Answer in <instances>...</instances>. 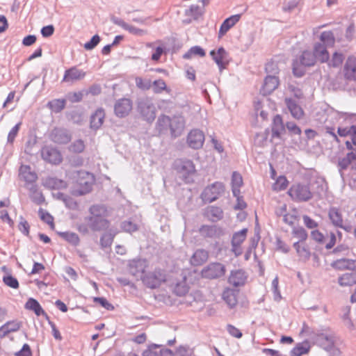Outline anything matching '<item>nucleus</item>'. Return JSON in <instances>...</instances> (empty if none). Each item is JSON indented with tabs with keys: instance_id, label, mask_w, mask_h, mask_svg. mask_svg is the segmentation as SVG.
Listing matches in <instances>:
<instances>
[{
	"instance_id": "obj_1",
	"label": "nucleus",
	"mask_w": 356,
	"mask_h": 356,
	"mask_svg": "<svg viewBox=\"0 0 356 356\" xmlns=\"http://www.w3.org/2000/svg\"><path fill=\"white\" fill-rule=\"evenodd\" d=\"M90 216L85 218L88 227L92 231H102L106 229L110 225L107 219L109 212L104 205L95 204L89 208Z\"/></svg>"
},
{
	"instance_id": "obj_2",
	"label": "nucleus",
	"mask_w": 356,
	"mask_h": 356,
	"mask_svg": "<svg viewBox=\"0 0 356 356\" xmlns=\"http://www.w3.org/2000/svg\"><path fill=\"white\" fill-rule=\"evenodd\" d=\"M316 60L313 51L305 50L301 55L293 62V73L297 77H301L305 74V67L314 66Z\"/></svg>"
},
{
	"instance_id": "obj_3",
	"label": "nucleus",
	"mask_w": 356,
	"mask_h": 356,
	"mask_svg": "<svg viewBox=\"0 0 356 356\" xmlns=\"http://www.w3.org/2000/svg\"><path fill=\"white\" fill-rule=\"evenodd\" d=\"M317 346L329 353V356H340L339 346L341 341L336 335H316Z\"/></svg>"
},
{
	"instance_id": "obj_4",
	"label": "nucleus",
	"mask_w": 356,
	"mask_h": 356,
	"mask_svg": "<svg viewBox=\"0 0 356 356\" xmlns=\"http://www.w3.org/2000/svg\"><path fill=\"white\" fill-rule=\"evenodd\" d=\"M143 283L149 289H154L159 288L166 281L165 271L160 268H155L154 270L146 272L141 277Z\"/></svg>"
},
{
	"instance_id": "obj_5",
	"label": "nucleus",
	"mask_w": 356,
	"mask_h": 356,
	"mask_svg": "<svg viewBox=\"0 0 356 356\" xmlns=\"http://www.w3.org/2000/svg\"><path fill=\"white\" fill-rule=\"evenodd\" d=\"M78 188L73 189L72 193L75 195H83L89 193L92 189V179L91 175L83 171L74 172Z\"/></svg>"
},
{
	"instance_id": "obj_6",
	"label": "nucleus",
	"mask_w": 356,
	"mask_h": 356,
	"mask_svg": "<svg viewBox=\"0 0 356 356\" xmlns=\"http://www.w3.org/2000/svg\"><path fill=\"white\" fill-rule=\"evenodd\" d=\"M288 194L296 202H307L313 197V193L307 184H293Z\"/></svg>"
},
{
	"instance_id": "obj_7",
	"label": "nucleus",
	"mask_w": 356,
	"mask_h": 356,
	"mask_svg": "<svg viewBox=\"0 0 356 356\" xmlns=\"http://www.w3.org/2000/svg\"><path fill=\"white\" fill-rule=\"evenodd\" d=\"M138 111L143 119L148 122L154 120L156 109L152 99L149 97L141 98L138 102Z\"/></svg>"
},
{
	"instance_id": "obj_8",
	"label": "nucleus",
	"mask_w": 356,
	"mask_h": 356,
	"mask_svg": "<svg viewBox=\"0 0 356 356\" xmlns=\"http://www.w3.org/2000/svg\"><path fill=\"white\" fill-rule=\"evenodd\" d=\"M175 169L180 174L184 179L195 172L193 162L186 159H177L174 163Z\"/></svg>"
},
{
	"instance_id": "obj_9",
	"label": "nucleus",
	"mask_w": 356,
	"mask_h": 356,
	"mask_svg": "<svg viewBox=\"0 0 356 356\" xmlns=\"http://www.w3.org/2000/svg\"><path fill=\"white\" fill-rule=\"evenodd\" d=\"M222 192V184L216 182L204 188L201 194V198L204 202H211L218 199Z\"/></svg>"
},
{
	"instance_id": "obj_10",
	"label": "nucleus",
	"mask_w": 356,
	"mask_h": 356,
	"mask_svg": "<svg viewBox=\"0 0 356 356\" xmlns=\"http://www.w3.org/2000/svg\"><path fill=\"white\" fill-rule=\"evenodd\" d=\"M114 113L118 118H125L131 113L133 107L132 101L129 98L118 99L114 104Z\"/></svg>"
},
{
	"instance_id": "obj_11",
	"label": "nucleus",
	"mask_w": 356,
	"mask_h": 356,
	"mask_svg": "<svg viewBox=\"0 0 356 356\" xmlns=\"http://www.w3.org/2000/svg\"><path fill=\"white\" fill-rule=\"evenodd\" d=\"M148 266L147 261L142 259H134L129 263L128 268L131 275L136 278L143 277L145 270Z\"/></svg>"
},
{
	"instance_id": "obj_12",
	"label": "nucleus",
	"mask_w": 356,
	"mask_h": 356,
	"mask_svg": "<svg viewBox=\"0 0 356 356\" xmlns=\"http://www.w3.org/2000/svg\"><path fill=\"white\" fill-rule=\"evenodd\" d=\"M204 139V134L202 131L193 129L188 134L187 144L191 148L197 149L202 147Z\"/></svg>"
},
{
	"instance_id": "obj_13",
	"label": "nucleus",
	"mask_w": 356,
	"mask_h": 356,
	"mask_svg": "<svg viewBox=\"0 0 356 356\" xmlns=\"http://www.w3.org/2000/svg\"><path fill=\"white\" fill-rule=\"evenodd\" d=\"M248 229L244 228L239 232H235L232 238V252L236 257H238L242 254V248L241 245L245 240Z\"/></svg>"
},
{
	"instance_id": "obj_14",
	"label": "nucleus",
	"mask_w": 356,
	"mask_h": 356,
	"mask_svg": "<svg viewBox=\"0 0 356 356\" xmlns=\"http://www.w3.org/2000/svg\"><path fill=\"white\" fill-rule=\"evenodd\" d=\"M41 156L44 161L53 164H58L62 161L60 152L53 147H43L41 150Z\"/></svg>"
},
{
	"instance_id": "obj_15",
	"label": "nucleus",
	"mask_w": 356,
	"mask_h": 356,
	"mask_svg": "<svg viewBox=\"0 0 356 356\" xmlns=\"http://www.w3.org/2000/svg\"><path fill=\"white\" fill-rule=\"evenodd\" d=\"M355 161L356 156L354 152H349L346 156L339 159L338 168L342 179H343V170H346L348 166L351 165L352 169L356 170Z\"/></svg>"
},
{
	"instance_id": "obj_16",
	"label": "nucleus",
	"mask_w": 356,
	"mask_h": 356,
	"mask_svg": "<svg viewBox=\"0 0 356 356\" xmlns=\"http://www.w3.org/2000/svg\"><path fill=\"white\" fill-rule=\"evenodd\" d=\"M51 140L58 144H66L71 140L68 131L62 128H54L49 134Z\"/></svg>"
},
{
	"instance_id": "obj_17",
	"label": "nucleus",
	"mask_w": 356,
	"mask_h": 356,
	"mask_svg": "<svg viewBox=\"0 0 356 356\" xmlns=\"http://www.w3.org/2000/svg\"><path fill=\"white\" fill-rule=\"evenodd\" d=\"M343 73L348 81H356V57L349 56L344 65Z\"/></svg>"
},
{
	"instance_id": "obj_18",
	"label": "nucleus",
	"mask_w": 356,
	"mask_h": 356,
	"mask_svg": "<svg viewBox=\"0 0 356 356\" xmlns=\"http://www.w3.org/2000/svg\"><path fill=\"white\" fill-rule=\"evenodd\" d=\"M202 277L215 279L222 273V265L220 263H211L202 270Z\"/></svg>"
},
{
	"instance_id": "obj_19",
	"label": "nucleus",
	"mask_w": 356,
	"mask_h": 356,
	"mask_svg": "<svg viewBox=\"0 0 356 356\" xmlns=\"http://www.w3.org/2000/svg\"><path fill=\"white\" fill-rule=\"evenodd\" d=\"M248 279V275L244 270H232L228 278V282L234 286H243Z\"/></svg>"
},
{
	"instance_id": "obj_20",
	"label": "nucleus",
	"mask_w": 356,
	"mask_h": 356,
	"mask_svg": "<svg viewBox=\"0 0 356 356\" xmlns=\"http://www.w3.org/2000/svg\"><path fill=\"white\" fill-rule=\"evenodd\" d=\"M185 127V120L184 117L178 115L170 118V130L172 137L179 136Z\"/></svg>"
},
{
	"instance_id": "obj_21",
	"label": "nucleus",
	"mask_w": 356,
	"mask_h": 356,
	"mask_svg": "<svg viewBox=\"0 0 356 356\" xmlns=\"http://www.w3.org/2000/svg\"><path fill=\"white\" fill-rule=\"evenodd\" d=\"M86 76V72L76 67H72L65 72L63 78V82L73 83L83 79Z\"/></svg>"
},
{
	"instance_id": "obj_22",
	"label": "nucleus",
	"mask_w": 356,
	"mask_h": 356,
	"mask_svg": "<svg viewBox=\"0 0 356 356\" xmlns=\"http://www.w3.org/2000/svg\"><path fill=\"white\" fill-rule=\"evenodd\" d=\"M278 86V78L276 76L268 75L264 79V83L261 88L260 92L263 95H268L273 92Z\"/></svg>"
},
{
	"instance_id": "obj_23",
	"label": "nucleus",
	"mask_w": 356,
	"mask_h": 356,
	"mask_svg": "<svg viewBox=\"0 0 356 356\" xmlns=\"http://www.w3.org/2000/svg\"><path fill=\"white\" fill-rule=\"evenodd\" d=\"M327 47L321 42L314 44L313 54L315 55L316 61H319L321 63L328 61L329 53L327 50Z\"/></svg>"
},
{
	"instance_id": "obj_24",
	"label": "nucleus",
	"mask_w": 356,
	"mask_h": 356,
	"mask_svg": "<svg viewBox=\"0 0 356 356\" xmlns=\"http://www.w3.org/2000/svg\"><path fill=\"white\" fill-rule=\"evenodd\" d=\"M285 104L290 111L291 115L296 119H300L304 115V111L301 106L298 105L295 99L286 98Z\"/></svg>"
},
{
	"instance_id": "obj_25",
	"label": "nucleus",
	"mask_w": 356,
	"mask_h": 356,
	"mask_svg": "<svg viewBox=\"0 0 356 356\" xmlns=\"http://www.w3.org/2000/svg\"><path fill=\"white\" fill-rule=\"evenodd\" d=\"M209 257V253L203 249L197 250L190 259V263L192 266H198L205 263Z\"/></svg>"
},
{
	"instance_id": "obj_26",
	"label": "nucleus",
	"mask_w": 356,
	"mask_h": 356,
	"mask_svg": "<svg viewBox=\"0 0 356 356\" xmlns=\"http://www.w3.org/2000/svg\"><path fill=\"white\" fill-rule=\"evenodd\" d=\"M230 184L233 195H238L243 185L242 175L238 172L234 171L232 172Z\"/></svg>"
},
{
	"instance_id": "obj_27",
	"label": "nucleus",
	"mask_w": 356,
	"mask_h": 356,
	"mask_svg": "<svg viewBox=\"0 0 356 356\" xmlns=\"http://www.w3.org/2000/svg\"><path fill=\"white\" fill-rule=\"evenodd\" d=\"M285 127L283 124L282 117L277 115L274 117L272 125V136L273 137L280 138L281 135L284 133Z\"/></svg>"
},
{
	"instance_id": "obj_28",
	"label": "nucleus",
	"mask_w": 356,
	"mask_h": 356,
	"mask_svg": "<svg viewBox=\"0 0 356 356\" xmlns=\"http://www.w3.org/2000/svg\"><path fill=\"white\" fill-rule=\"evenodd\" d=\"M105 117L104 111L102 108H98L90 118V127L94 129H99L104 122Z\"/></svg>"
},
{
	"instance_id": "obj_29",
	"label": "nucleus",
	"mask_w": 356,
	"mask_h": 356,
	"mask_svg": "<svg viewBox=\"0 0 356 356\" xmlns=\"http://www.w3.org/2000/svg\"><path fill=\"white\" fill-rule=\"evenodd\" d=\"M19 175L26 183H33L38 179L36 173L31 170L29 165H22L19 168Z\"/></svg>"
},
{
	"instance_id": "obj_30",
	"label": "nucleus",
	"mask_w": 356,
	"mask_h": 356,
	"mask_svg": "<svg viewBox=\"0 0 356 356\" xmlns=\"http://www.w3.org/2000/svg\"><path fill=\"white\" fill-rule=\"evenodd\" d=\"M44 186L51 189H61L66 187L65 181L56 177H48L43 181Z\"/></svg>"
},
{
	"instance_id": "obj_31",
	"label": "nucleus",
	"mask_w": 356,
	"mask_h": 356,
	"mask_svg": "<svg viewBox=\"0 0 356 356\" xmlns=\"http://www.w3.org/2000/svg\"><path fill=\"white\" fill-rule=\"evenodd\" d=\"M170 118L161 115L158 118L156 123V129L159 134H165L170 129Z\"/></svg>"
},
{
	"instance_id": "obj_32",
	"label": "nucleus",
	"mask_w": 356,
	"mask_h": 356,
	"mask_svg": "<svg viewBox=\"0 0 356 356\" xmlns=\"http://www.w3.org/2000/svg\"><path fill=\"white\" fill-rule=\"evenodd\" d=\"M338 283L341 286H352L356 284V273H346L338 278Z\"/></svg>"
},
{
	"instance_id": "obj_33",
	"label": "nucleus",
	"mask_w": 356,
	"mask_h": 356,
	"mask_svg": "<svg viewBox=\"0 0 356 356\" xmlns=\"http://www.w3.org/2000/svg\"><path fill=\"white\" fill-rule=\"evenodd\" d=\"M238 291L233 289L224 291V301L227 304L229 308L234 307L238 302L237 295Z\"/></svg>"
},
{
	"instance_id": "obj_34",
	"label": "nucleus",
	"mask_w": 356,
	"mask_h": 356,
	"mask_svg": "<svg viewBox=\"0 0 356 356\" xmlns=\"http://www.w3.org/2000/svg\"><path fill=\"white\" fill-rule=\"evenodd\" d=\"M329 218L332 223L335 227H343V218L342 215L339 210L337 208L332 207L330 209L328 212Z\"/></svg>"
},
{
	"instance_id": "obj_35",
	"label": "nucleus",
	"mask_w": 356,
	"mask_h": 356,
	"mask_svg": "<svg viewBox=\"0 0 356 356\" xmlns=\"http://www.w3.org/2000/svg\"><path fill=\"white\" fill-rule=\"evenodd\" d=\"M344 58L345 56L343 53L335 51L326 63H327L328 66L330 67L339 68L341 66Z\"/></svg>"
},
{
	"instance_id": "obj_36",
	"label": "nucleus",
	"mask_w": 356,
	"mask_h": 356,
	"mask_svg": "<svg viewBox=\"0 0 356 356\" xmlns=\"http://www.w3.org/2000/svg\"><path fill=\"white\" fill-rule=\"evenodd\" d=\"M310 349V344L307 341L298 343L291 351V356H301L307 354Z\"/></svg>"
},
{
	"instance_id": "obj_37",
	"label": "nucleus",
	"mask_w": 356,
	"mask_h": 356,
	"mask_svg": "<svg viewBox=\"0 0 356 356\" xmlns=\"http://www.w3.org/2000/svg\"><path fill=\"white\" fill-rule=\"evenodd\" d=\"M58 235L74 246H77L80 243V238L77 234L72 232H58Z\"/></svg>"
},
{
	"instance_id": "obj_38",
	"label": "nucleus",
	"mask_w": 356,
	"mask_h": 356,
	"mask_svg": "<svg viewBox=\"0 0 356 356\" xmlns=\"http://www.w3.org/2000/svg\"><path fill=\"white\" fill-rule=\"evenodd\" d=\"M25 307L27 309L33 311L37 316L44 313L42 308L41 307L39 302L34 298H30L25 305Z\"/></svg>"
},
{
	"instance_id": "obj_39",
	"label": "nucleus",
	"mask_w": 356,
	"mask_h": 356,
	"mask_svg": "<svg viewBox=\"0 0 356 356\" xmlns=\"http://www.w3.org/2000/svg\"><path fill=\"white\" fill-rule=\"evenodd\" d=\"M207 213L211 220L215 222L222 218V209L220 207H209Z\"/></svg>"
},
{
	"instance_id": "obj_40",
	"label": "nucleus",
	"mask_w": 356,
	"mask_h": 356,
	"mask_svg": "<svg viewBox=\"0 0 356 356\" xmlns=\"http://www.w3.org/2000/svg\"><path fill=\"white\" fill-rule=\"evenodd\" d=\"M320 40L326 47H332L335 42V38L332 31H323L320 36Z\"/></svg>"
},
{
	"instance_id": "obj_41",
	"label": "nucleus",
	"mask_w": 356,
	"mask_h": 356,
	"mask_svg": "<svg viewBox=\"0 0 356 356\" xmlns=\"http://www.w3.org/2000/svg\"><path fill=\"white\" fill-rule=\"evenodd\" d=\"M241 18V14H236L230 16L224 20V34L232 28Z\"/></svg>"
},
{
	"instance_id": "obj_42",
	"label": "nucleus",
	"mask_w": 356,
	"mask_h": 356,
	"mask_svg": "<svg viewBox=\"0 0 356 356\" xmlns=\"http://www.w3.org/2000/svg\"><path fill=\"white\" fill-rule=\"evenodd\" d=\"M189 289V286L186 282V277H184V280L178 282L175 284L174 287V293L179 296H184L186 293H188Z\"/></svg>"
},
{
	"instance_id": "obj_43",
	"label": "nucleus",
	"mask_w": 356,
	"mask_h": 356,
	"mask_svg": "<svg viewBox=\"0 0 356 356\" xmlns=\"http://www.w3.org/2000/svg\"><path fill=\"white\" fill-rule=\"evenodd\" d=\"M293 248L296 249L300 257L304 259H308L310 257V252L306 247L302 246L300 243V241L295 242L293 243Z\"/></svg>"
},
{
	"instance_id": "obj_44",
	"label": "nucleus",
	"mask_w": 356,
	"mask_h": 356,
	"mask_svg": "<svg viewBox=\"0 0 356 356\" xmlns=\"http://www.w3.org/2000/svg\"><path fill=\"white\" fill-rule=\"evenodd\" d=\"M48 106L52 111L59 113L65 108V100L60 99H54L48 103Z\"/></svg>"
},
{
	"instance_id": "obj_45",
	"label": "nucleus",
	"mask_w": 356,
	"mask_h": 356,
	"mask_svg": "<svg viewBox=\"0 0 356 356\" xmlns=\"http://www.w3.org/2000/svg\"><path fill=\"white\" fill-rule=\"evenodd\" d=\"M210 56L217 63L219 70L221 72L222 70V47H220L217 51H216V50H211L210 51Z\"/></svg>"
},
{
	"instance_id": "obj_46",
	"label": "nucleus",
	"mask_w": 356,
	"mask_h": 356,
	"mask_svg": "<svg viewBox=\"0 0 356 356\" xmlns=\"http://www.w3.org/2000/svg\"><path fill=\"white\" fill-rule=\"evenodd\" d=\"M19 328V323L17 322H9L2 326L0 329V334H10L17 332Z\"/></svg>"
},
{
	"instance_id": "obj_47",
	"label": "nucleus",
	"mask_w": 356,
	"mask_h": 356,
	"mask_svg": "<svg viewBox=\"0 0 356 356\" xmlns=\"http://www.w3.org/2000/svg\"><path fill=\"white\" fill-rule=\"evenodd\" d=\"M193 56L203 57L205 56V51L201 47L195 46L191 47L189 51L184 55L183 57L186 59H189Z\"/></svg>"
},
{
	"instance_id": "obj_48",
	"label": "nucleus",
	"mask_w": 356,
	"mask_h": 356,
	"mask_svg": "<svg viewBox=\"0 0 356 356\" xmlns=\"http://www.w3.org/2000/svg\"><path fill=\"white\" fill-rule=\"evenodd\" d=\"M202 13V9L197 5H192L188 9L186 10V15L194 19H197Z\"/></svg>"
},
{
	"instance_id": "obj_49",
	"label": "nucleus",
	"mask_w": 356,
	"mask_h": 356,
	"mask_svg": "<svg viewBox=\"0 0 356 356\" xmlns=\"http://www.w3.org/2000/svg\"><path fill=\"white\" fill-rule=\"evenodd\" d=\"M337 242L336 234L333 232H327L325 236L324 245L327 250L332 248Z\"/></svg>"
},
{
	"instance_id": "obj_50",
	"label": "nucleus",
	"mask_w": 356,
	"mask_h": 356,
	"mask_svg": "<svg viewBox=\"0 0 356 356\" xmlns=\"http://www.w3.org/2000/svg\"><path fill=\"white\" fill-rule=\"evenodd\" d=\"M292 234L299 239L300 243L306 241L308 236L306 230L302 227H294Z\"/></svg>"
},
{
	"instance_id": "obj_51",
	"label": "nucleus",
	"mask_w": 356,
	"mask_h": 356,
	"mask_svg": "<svg viewBox=\"0 0 356 356\" xmlns=\"http://www.w3.org/2000/svg\"><path fill=\"white\" fill-rule=\"evenodd\" d=\"M339 135L342 137L352 135L354 137L356 136V126H351L350 127L341 128L339 127L337 131Z\"/></svg>"
},
{
	"instance_id": "obj_52",
	"label": "nucleus",
	"mask_w": 356,
	"mask_h": 356,
	"mask_svg": "<svg viewBox=\"0 0 356 356\" xmlns=\"http://www.w3.org/2000/svg\"><path fill=\"white\" fill-rule=\"evenodd\" d=\"M85 149L83 140L79 139L73 142L70 146V150L75 153H81Z\"/></svg>"
},
{
	"instance_id": "obj_53",
	"label": "nucleus",
	"mask_w": 356,
	"mask_h": 356,
	"mask_svg": "<svg viewBox=\"0 0 356 356\" xmlns=\"http://www.w3.org/2000/svg\"><path fill=\"white\" fill-rule=\"evenodd\" d=\"M153 90L155 93H161L163 90L167 89L166 84L163 79H158L152 83Z\"/></svg>"
},
{
	"instance_id": "obj_54",
	"label": "nucleus",
	"mask_w": 356,
	"mask_h": 356,
	"mask_svg": "<svg viewBox=\"0 0 356 356\" xmlns=\"http://www.w3.org/2000/svg\"><path fill=\"white\" fill-rule=\"evenodd\" d=\"M265 70L266 73L271 76H275L279 73V67L275 62L270 61L266 63Z\"/></svg>"
},
{
	"instance_id": "obj_55",
	"label": "nucleus",
	"mask_w": 356,
	"mask_h": 356,
	"mask_svg": "<svg viewBox=\"0 0 356 356\" xmlns=\"http://www.w3.org/2000/svg\"><path fill=\"white\" fill-rule=\"evenodd\" d=\"M3 282L6 285L13 289H17L19 287V282L12 275H6L3 277Z\"/></svg>"
},
{
	"instance_id": "obj_56",
	"label": "nucleus",
	"mask_w": 356,
	"mask_h": 356,
	"mask_svg": "<svg viewBox=\"0 0 356 356\" xmlns=\"http://www.w3.org/2000/svg\"><path fill=\"white\" fill-rule=\"evenodd\" d=\"M136 85L140 89L148 90L152 87V82L148 79H143L140 77H136Z\"/></svg>"
},
{
	"instance_id": "obj_57",
	"label": "nucleus",
	"mask_w": 356,
	"mask_h": 356,
	"mask_svg": "<svg viewBox=\"0 0 356 356\" xmlns=\"http://www.w3.org/2000/svg\"><path fill=\"white\" fill-rule=\"evenodd\" d=\"M121 228L126 232L131 233L138 229V226L130 220H125L121 223Z\"/></svg>"
},
{
	"instance_id": "obj_58",
	"label": "nucleus",
	"mask_w": 356,
	"mask_h": 356,
	"mask_svg": "<svg viewBox=\"0 0 356 356\" xmlns=\"http://www.w3.org/2000/svg\"><path fill=\"white\" fill-rule=\"evenodd\" d=\"M100 42V37L98 35H95L92 37L89 42L84 44V48L86 50L93 49Z\"/></svg>"
},
{
	"instance_id": "obj_59",
	"label": "nucleus",
	"mask_w": 356,
	"mask_h": 356,
	"mask_svg": "<svg viewBox=\"0 0 356 356\" xmlns=\"http://www.w3.org/2000/svg\"><path fill=\"white\" fill-rule=\"evenodd\" d=\"M311 238L316 243L323 245L325 243V236L317 229L311 232Z\"/></svg>"
},
{
	"instance_id": "obj_60",
	"label": "nucleus",
	"mask_w": 356,
	"mask_h": 356,
	"mask_svg": "<svg viewBox=\"0 0 356 356\" xmlns=\"http://www.w3.org/2000/svg\"><path fill=\"white\" fill-rule=\"evenodd\" d=\"M20 125H21V122L17 123L9 131L8 135V138H7L8 143H13L15 137L17 136V134L19 132V128H20Z\"/></svg>"
},
{
	"instance_id": "obj_61",
	"label": "nucleus",
	"mask_w": 356,
	"mask_h": 356,
	"mask_svg": "<svg viewBox=\"0 0 356 356\" xmlns=\"http://www.w3.org/2000/svg\"><path fill=\"white\" fill-rule=\"evenodd\" d=\"M39 213L41 220H42L48 225H50L51 226L54 225V218L49 213L46 212L42 209H40Z\"/></svg>"
},
{
	"instance_id": "obj_62",
	"label": "nucleus",
	"mask_w": 356,
	"mask_h": 356,
	"mask_svg": "<svg viewBox=\"0 0 356 356\" xmlns=\"http://www.w3.org/2000/svg\"><path fill=\"white\" fill-rule=\"evenodd\" d=\"M113 240V236L105 234L100 238V244L103 248H107L111 245Z\"/></svg>"
},
{
	"instance_id": "obj_63",
	"label": "nucleus",
	"mask_w": 356,
	"mask_h": 356,
	"mask_svg": "<svg viewBox=\"0 0 356 356\" xmlns=\"http://www.w3.org/2000/svg\"><path fill=\"white\" fill-rule=\"evenodd\" d=\"M298 220V216L296 213H285L283 216V221L290 225L293 226L295 222Z\"/></svg>"
},
{
	"instance_id": "obj_64",
	"label": "nucleus",
	"mask_w": 356,
	"mask_h": 356,
	"mask_svg": "<svg viewBox=\"0 0 356 356\" xmlns=\"http://www.w3.org/2000/svg\"><path fill=\"white\" fill-rule=\"evenodd\" d=\"M160 346L154 344L143 353V356H159Z\"/></svg>"
}]
</instances>
